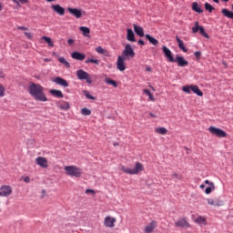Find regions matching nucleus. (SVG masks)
<instances>
[{"label": "nucleus", "mask_w": 233, "mask_h": 233, "mask_svg": "<svg viewBox=\"0 0 233 233\" xmlns=\"http://www.w3.org/2000/svg\"><path fill=\"white\" fill-rule=\"evenodd\" d=\"M18 29L19 30H25V31L28 30L25 26H18Z\"/></svg>", "instance_id": "54"}, {"label": "nucleus", "mask_w": 233, "mask_h": 233, "mask_svg": "<svg viewBox=\"0 0 233 233\" xmlns=\"http://www.w3.org/2000/svg\"><path fill=\"white\" fill-rule=\"evenodd\" d=\"M60 108L62 110H69L70 105H69V103L66 102V103L60 105Z\"/></svg>", "instance_id": "44"}, {"label": "nucleus", "mask_w": 233, "mask_h": 233, "mask_svg": "<svg viewBox=\"0 0 233 233\" xmlns=\"http://www.w3.org/2000/svg\"><path fill=\"white\" fill-rule=\"evenodd\" d=\"M162 52H163L164 56L167 57V59L168 60V62L172 63L175 61V58L173 56L171 50L169 48H167L166 46H162Z\"/></svg>", "instance_id": "14"}, {"label": "nucleus", "mask_w": 233, "mask_h": 233, "mask_svg": "<svg viewBox=\"0 0 233 233\" xmlns=\"http://www.w3.org/2000/svg\"><path fill=\"white\" fill-rule=\"evenodd\" d=\"M171 63H177L178 66L185 67L188 66V61L185 59L184 56H177L176 58H174V61Z\"/></svg>", "instance_id": "12"}, {"label": "nucleus", "mask_w": 233, "mask_h": 233, "mask_svg": "<svg viewBox=\"0 0 233 233\" xmlns=\"http://www.w3.org/2000/svg\"><path fill=\"white\" fill-rule=\"evenodd\" d=\"M221 14L227 18L233 19V12L229 11L228 9L223 8L221 10Z\"/></svg>", "instance_id": "25"}, {"label": "nucleus", "mask_w": 233, "mask_h": 233, "mask_svg": "<svg viewBox=\"0 0 233 233\" xmlns=\"http://www.w3.org/2000/svg\"><path fill=\"white\" fill-rule=\"evenodd\" d=\"M71 57H73V59L83 61L86 58V55L79 52H73V54H71Z\"/></svg>", "instance_id": "22"}, {"label": "nucleus", "mask_w": 233, "mask_h": 233, "mask_svg": "<svg viewBox=\"0 0 233 233\" xmlns=\"http://www.w3.org/2000/svg\"><path fill=\"white\" fill-rule=\"evenodd\" d=\"M127 40L129 42H136V35L132 29H127Z\"/></svg>", "instance_id": "19"}, {"label": "nucleus", "mask_w": 233, "mask_h": 233, "mask_svg": "<svg viewBox=\"0 0 233 233\" xmlns=\"http://www.w3.org/2000/svg\"><path fill=\"white\" fill-rule=\"evenodd\" d=\"M58 61H60V63L64 64V66H66V67H67V68L70 67V63L68 61H66L65 57L58 58Z\"/></svg>", "instance_id": "36"}, {"label": "nucleus", "mask_w": 233, "mask_h": 233, "mask_svg": "<svg viewBox=\"0 0 233 233\" xmlns=\"http://www.w3.org/2000/svg\"><path fill=\"white\" fill-rule=\"evenodd\" d=\"M76 76H78V79L80 80H86L87 85H92V78L90 77V75L83 69L76 70Z\"/></svg>", "instance_id": "5"}, {"label": "nucleus", "mask_w": 233, "mask_h": 233, "mask_svg": "<svg viewBox=\"0 0 233 233\" xmlns=\"http://www.w3.org/2000/svg\"><path fill=\"white\" fill-rule=\"evenodd\" d=\"M207 202H208V205L212 206V207H222V206H224V201L220 200L219 198H208Z\"/></svg>", "instance_id": "11"}, {"label": "nucleus", "mask_w": 233, "mask_h": 233, "mask_svg": "<svg viewBox=\"0 0 233 233\" xmlns=\"http://www.w3.org/2000/svg\"><path fill=\"white\" fill-rule=\"evenodd\" d=\"M42 40L46 41L47 43V45H49V46L53 47L54 46V43L52 41V39L48 36H42Z\"/></svg>", "instance_id": "35"}, {"label": "nucleus", "mask_w": 233, "mask_h": 233, "mask_svg": "<svg viewBox=\"0 0 233 233\" xmlns=\"http://www.w3.org/2000/svg\"><path fill=\"white\" fill-rule=\"evenodd\" d=\"M194 56L197 57V59H199V58L201 57V52L196 51V52L194 53Z\"/></svg>", "instance_id": "48"}, {"label": "nucleus", "mask_w": 233, "mask_h": 233, "mask_svg": "<svg viewBox=\"0 0 233 233\" xmlns=\"http://www.w3.org/2000/svg\"><path fill=\"white\" fill-rule=\"evenodd\" d=\"M120 170L127 175L134 176V175H138L139 173L143 172L144 166L142 163L137 162L135 164L134 168H129V167H126L125 166H121Z\"/></svg>", "instance_id": "2"}, {"label": "nucleus", "mask_w": 233, "mask_h": 233, "mask_svg": "<svg viewBox=\"0 0 233 233\" xmlns=\"http://www.w3.org/2000/svg\"><path fill=\"white\" fill-rule=\"evenodd\" d=\"M44 90L45 88L42 86L35 83H31L28 87L29 94L32 96V97L42 103L47 101V97L46 96Z\"/></svg>", "instance_id": "1"}, {"label": "nucleus", "mask_w": 233, "mask_h": 233, "mask_svg": "<svg viewBox=\"0 0 233 233\" xmlns=\"http://www.w3.org/2000/svg\"><path fill=\"white\" fill-rule=\"evenodd\" d=\"M5 76V74L4 73L3 69H0V78H4Z\"/></svg>", "instance_id": "51"}, {"label": "nucleus", "mask_w": 233, "mask_h": 233, "mask_svg": "<svg viewBox=\"0 0 233 233\" xmlns=\"http://www.w3.org/2000/svg\"><path fill=\"white\" fill-rule=\"evenodd\" d=\"M199 187H200V189H204L205 188V185L202 184V185L199 186Z\"/></svg>", "instance_id": "59"}, {"label": "nucleus", "mask_w": 233, "mask_h": 233, "mask_svg": "<svg viewBox=\"0 0 233 233\" xmlns=\"http://www.w3.org/2000/svg\"><path fill=\"white\" fill-rule=\"evenodd\" d=\"M75 40L70 38L69 40H67V44H69V46H72L74 44Z\"/></svg>", "instance_id": "53"}, {"label": "nucleus", "mask_w": 233, "mask_h": 233, "mask_svg": "<svg viewBox=\"0 0 233 233\" xmlns=\"http://www.w3.org/2000/svg\"><path fill=\"white\" fill-rule=\"evenodd\" d=\"M171 178H172L173 180H175V181H177V180H181V179H182V176L179 175V174H177V173H173V174L171 175Z\"/></svg>", "instance_id": "39"}, {"label": "nucleus", "mask_w": 233, "mask_h": 233, "mask_svg": "<svg viewBox=\"0 0 233 233\" xmlns=\"http://www.w3.org/2000/svg\"><path fill=\"white\" fill-rule=\"evenodd\" d=\"M150 117H157V116L154 115L153 113H149Z\"/></svg>", "instance_id": "57"}, {"label": "nucleus", "mask_w": 233, "mask_h": 233, "mask_svg": "<svg viewBox=\"0 0 233 233\" xmlns=\"http://www.w3.org/2000/svg\"><path fill=\"white\" fill-rule=\"evenodd\" d=\"M134 32L139 35L140 37L145 36L144 29L142 26H138L137 25H133Z\"/></svg>", "instance_id": "21"}, {"label": "nucleus", "mask_w": 233, "mask_h": 233, "mask_svg": "<svg viewBox=\"0 0 233 233\" xmlns=\"http://www.w3.org/2000/svg\"><path fill=\"white\" fill-rule=\"evenodd\" d=\"M147 71H151V67H147Z\"/></svg>", "instance_id": "62"}, {"label": "nucleus", "mask_w": 233, "mask_h": 233, "mask_svg": "<svg viewBox=\"0 0 233 233\" xmlns=\"http://www.w3.org/2000/svg\"><path fill=\"white\" fill-rule=\"evenodd\" d=\"M80 31H82V35H84V36H87L89 37L90 35V29L86 26H80L79 27Z\"/></svg>", "instance_id": "29"}, {"label": "nucleus", "mask_w": 233, "mask_h": 233, "mask_svg": "<svg viewBox=\"0 0 233 233\" xmlns=\"http://www.w3.org/2000/svg\"><path fill=\"white\" fill-rule=\"evenodd\" d=\"M192 10L198 14H202L204 12V10L200 8L198 3L197 2L192 4Z\"/></svg>", "instance_id": "27"}, {"label": "nucleus", "mask_w": 233, "mask_h": 233, "mask_svg": "<svg viewBox=\"0 0 233 233\" xmlns=\"http://www.w3.org/2000/svg\"><path fill=\"white\" fill-rule=\"evenodd\" d=\"M80 114H82V116H91L92 111L86 107H84L82 110H80Z\"/></svg>", "instance_id": "33"}, {"label": "nucleus", "mask_w": 233, "mask_h": 233, "mask_svg": "<svg viewBox=\"0 0 233 233\" xmlns=\"http://www.w3.org/2000/svg\"><path fill=\"white\" fill-rule=\"evenodd\" d=\"M157 228V221L153 220L144 228V233H153Z\"/></svg>", "instance_id": "15"}, {"label": "nucleus", "mask_w": 233, "mask_h": 233, "mask_svg": "<svg viewBox=\"0 0 233 233\" xmlns=\"http://www.w3.org/2000/svg\"><path fill=\"white\" fill-rule=\"evenodd\" d=\"M194 222L198 225V226H207L208 225V221L207 218L205 217L202 216H198Z\"/></svg>", "instance_id": "20"}, {"label": "nucleus", "mask_w": 233, "mask_h": 233, "mask_svg": "<svg viewBox=\"0 0 233 233\" xmlns=\"http://www.w3.org/2000/svg\"><path fill=\"white\" fill-rule=\"evenodd\" d=\"M198 31L200 35H204L207 38H209V35L206 33L205 28L203 26H199Z\"/></svg>", "instance_id": "42"}, {"label": "nucleus", "mask_w": 233, "mask_h": 233, "mask_svg": "<svg viewBox=\"0 0 233 233\" xmlns=\"http://www.w3.org/2000/svg\"><path fill=\"white\" fill-rule=\"evenodd\" d=\"M205 184L210 186V184H213V183L207 179L205 180Z\"/></svg>", "instance_id": "56"}, {"label": "nucleus", "mask_w": 233, "mask_h": 233, "mask_svg": "<svg viewBox=\"0 0 233 233\" xmlns=\"http://www.w3.org/2000/svg\"><path fill=\"white\" fill-rule=\"evenodd\" d=\"M145 37L151 43L153 46H157L159 44L158 40L152 37L150 35H145Z\"/></svg>", "instance_id": "28"}, {"label": "nucleus", "mask_w": 233, "mask_h": 233, "mask_svg": "<svg viewBox=\"0 0 233 233\" xmlns=\"http://www.w3.org/2000/svg\"><path fill=\"white\" fill-rule=\"evenodd\" d=\"M13 188L11 186L4 185L0 187V198H8L12 195Z\"/></svg>", "instance_id": "7"}, {"label": "nucleus", "mask_w": 233, "mask_h": 233, "mask_svg": "<svg viewBox=\"0 0 233 233\" xmlns=\"http://www.w3.org/2000/svg\"><path fill=\"white\" fill-rule=\"evenodd\" d=\"M176 40L178 44L179 49H181L183 52L187 53V48H186L184 42L178 36H176Z\"/></svg>", "instance_id": "24"}, {"label": "nucleus", "mask_w": 233, "mask_h": 233, "mask_svg": "<svg viewBox=\"0 0 233 233\" xmlns=\"http://www.w3.org/2000/svg\"><path fill=\"white\" fill-rule=\"evenodd\" d=\"M99 62L100 61L98 59H93V58H89V59L86 60V64L93 63V64L99 65Z\"/></svg>", "instance_id": "45"}, {"label": "nucleus", "mask_w": 233, "mask_h": 233, "mask_svg": "<svg viewBox=\"0 0 233 233\" xmlns=\"http://www.w3.org/2000/svg\"><path fill=\"white\" fill-rule=\"evenodd\" d=\"M67 11L76 18H81L83 15L82 11L77 8L67 7Z\"/></svg>", "instance_id": "17"}, {"label": "nucleus", "mask_w": 233, "mask_h": 233, "mask_svg": "<svg viewBox=\"0 0 233 233\" xmlns=\"http://www.w3.org/2000/svg\"><path fill=\"white\" fill-rule=\"evenodd\" d=\"M183 92L186 94H191L192 86H185L182 87Z\"/></svg>", "instance_id": "38"}, {"label": "nucleus", "mask_w": 233, "mask_h": 233, "mask_svg": "<svg viewBox=\"0 0 233 233\" xmlns=\"http://www.w3.org/2000/svg\"><path fill=\"white\" fill-rule=\"evenodd\" d=\"M137 44H138V45H141V46H145V45H146L145 41L142 40V39H139V40L137 41Z\"/></svg>", "instance_id": "52"}, {"label": "nucleus", "mask_w": 233, "mask_h": 233, "mask_svg": "<svg viewBox=\"0 0 233 233\" xmlns=\"http://www.w3.org/2000/svg\"><path fill=\"white\" fill-rule=\"evenodd\" d=\"M51 8H53V11L56 12V14L60 15H65L66 9L62 7L60 5H51Z\"/></svg>", "instance_id": "18"}, {"label": "nucleus", "mask_w": 233, "mask_h": 233, "mask_svg": "<svg viewBox=\"0 0 233 233\" xmlns=\"http://www.w3.org/2000/svg\"><path fill=\"white\" fill-rule=\"evenodd\" d=\"M46 1H47V2H53V1H55V0H46Z\"/></svg>", "instance_id": "64"}, {"label": "nucleus", "mask_w": 233, "mask_h": 233, "mask_svg": "<svg viewBox=\"0 0 233 233\" xmlns=\"http://www.w3.org/2000/svg\"><path fill=\"white\" fill-rule=\"evenodd\" d=\"M208 132L212 134V136H216L217 137H228V134L226 131L215 127H208Z\"/></svg>", "instance_id": "6"}, {"label": "nucleus", "mask_w": 233, "mask_h": 233, "mask_svg": "<svg viewBox=\"0 0 233 233\" xmlns=\"http://www.w3.org/2000/svg\"><path fill=\"white\" fill-rule=\"evenodd\" d=\"M84 96H86V97H87V99H91L93 101H96V99L95 96H91L89 94V92L86 90H84Z\"/></svg>", "instance_id": "40"}, {"label": "nucleus", "mask_w": 233, "mask_h": 233, "mask_svg": "<svg viewBox=\"0 0 233 233\" xmlns=\"http://www.w3.org/2000/svg\"><path fill=\"white\" fill-rule=\"evenodd\" d=\"M155 132L161 136H165V134H167V129L166 127H157L155 129Z\"/></svg>", "instance_id": "31"}, {"label": "nucleus", "mask_w": 233, "mask_h": 233, "mask_svg": "<svg viewBox=\"0 0 233 233\" xmlns=\"http://www.w3.org/2000/svg\"><path fill=\"white\" fill-rule=\"evenodd\" d=\"M143 93L148 96L149 101H156L155 96L148 89H143Z\"/></svg>", "instance_id": "32"}, {"label": "nucleus", "mask_w": 233, "mask_h": 233, "mask_svg": "<svg viewBox=\"0 0 233 233\" xmlns=\"http://www.w3.org/2000/svg\"><path fill=\"white\" fill-rule=\"evenodd\" d=\"M35 163L36 166L44 168V169H47L48 168V160L46 159V157H38L35 159Z\"/></svg>", "instance_id": "9"}, {"label": "nucleus", "mask_w": 233, "mask_h": 233, "mask_svg": "<svg viewBox=\"0 0 233 233\" xmlns=\"http://www.w3.org/2000/svg\"><path fill=\"white\" fill-rule=\"evenodd\" d=\"M95 50H96V52L98 54H102L104 56H106L107 54V51L105 50L102 46H98V47L95 48Z\"/></svg>", "instance_id": "37"}, {"label": "nucleus", "mask_w": 233, "mask_h": 233, "mask_svg": "<svg viewBox=\"0 0 233 233\" xmlns=\"http://www.w3.org/2000/svg\"><path fill=\"white\" fill-rule=\"evenodd\" d=\"M116 222V218L110 216H107L106 218H104V226H106V228H114Z\"/></svg>", "instance_id": "10"}, {"label": "nucleus", "mask_w": 233, "mask_h": 233, "mask_svg": "<svg viewBox=\"0 0 233 233\" xmlns=\"http://www.w3.org/2000/svg\"><path fill=\"white\" fill-rule=\"evenodd\" d=\"M13 2L16 3L19 5L18 0H12Z\"/></svg>", "instance_id": "60"}, {"label": "nucleus", "mask_w": 233, "mask_h": 233, "mask_svg": "<svg viewBox=\"0 0 233 233\" xmlns=\"http://www.w3.org/2000/svg\"><path fill=\"white\" fill-rule=\"evenodd\" d=\"M42 195L46 196V191L45 189H42Z\"/></svg>", "instance_id": "58"}, {"label": "nucleus", "mask_w": 233, "mask_h": 233, "mask_svg": "<svg viewBox=\"0 0 233 233\" xmlns=\"http://www.w3.org/2000/svg\"><path fill=\"white\" fill-rule=\"evenodd\" d=\"M215 189H216L215 184L209 183V187L205 189V194L210 195L212 191H214Z\"/></svg>", "instance_id": "30"}, {"label": "nucleus", "mask_w": 233, "mask_h": 233, "mask_svg": "<svg viewBox=\"0 0 233 233\" xmlns=\"http://www.w3.org/2000/svg\"><path fill=\"white\" fill-rule=\"evenodd\" d=\"M120 56H123V58H126V59H130V58H133V57L136 56V53H135V51H134V49L132 48V46H131L130 44H127V45L125 46V48H124V50L122 51Z\"/></svg>", "instance_id": "4"}, {"label": "nucleus", "mask_w": 233, "mask_h": 233, "mask_svg": "<svg viewBox=\"0 0 233 233\" xmlns=\"http://www.w3.org/2000/svg\"><path fill=\"white\" fill-rule=\"evenodd\" d=\"M49 94H51V96H55V97H64L62 91L57 89H52L49 91Z\"/></svg>", "instance_id": "26"}, {"label": "nucleus", "mask_w": 233, "mask_h": 233, "mask_svg": "<svg viewBox=\"0 0 233 233\" xmlns=\"http://www.w3.org/2000/svg\"><path fill=\"white\" fill-rule=\"evenodd\" d=\"M89 194L96 195V191L90 188L86 189V195H89Z\"/></svg>", "instance_id": "47"}, {"label": "nucleus", "mask_w": 233, "mask_h": 233, "mask_svg": "<svg viewBox=\"0 0 233 233\" xmlns=\"http://www.w3.org/2000/svg\"><path fill=\"white\" fill-rule=\"evenodd\" d=\"M25 35L27 36L28 39H32L33 38V34L30 32H25Z\"/></svg>", "instance_id": "49"}, {"label": "nucleus", "mask_w": 233, "mask_h": 233, "mask_svg": "<svg viewBox=\"0 0 233 233\" xmlns=\"http://www.w3.org/2000/svg\"><path fill=\"white\" fill-rule=\"evenodd\" d=\"M106 83H107V85H111L112 86H114V88H116L117 84L115 80H112L111 78L106 77Z\"/></svg>", "instance_id": "34"}, {"label": "nucleus", "mask_w": 233, "mask_h": 233, "mask_svg": "<svg viewBox=\"0 0 233 233\" xmlns=\"http://www.w3.org/2000/svg\"><path fill=\"white\" fill-rule=\"evenodd\" d=\"M175 227L176 228H190L191 225L187 220L186 218H181L177 221L175 222Z\"/></svg>", "instance_id": "8"}, {"label": "nucleus", "mask_w": 233, "mask_h": 233, "mask_svg": "<svg viewBox=\"0 0 233 233\" xmlns=\"http://www.w3.org/2000/svg\"><path fill=\"white\" fill-rule=\"evenodd\" d=\"M205 9L207 11H208V13H211L215 7H213L211 5H209L208 3H205Z\"/></svg>", "instance_id": "43"}, {"label": "nucleus", "mask_w": 233, "mask_h": 233, "mask_svg": "<svg viewBox=\"0 0 233 233\" xmlns=\"http://www.w3.org/2000/svg\"><path fill=\"white\" fill-rule=\"evenodd\" d=\"M213 2L218 4V3H219V0H213Z\"/></svg>", "instance_id": "61"}, {"label": "nucleus", "mask_w": 233, "mask_h": 233, "mask_svg": "<svg viewBox=\"0 0 233 233\" xmlns=\"http://www.w3.org/2000/svg\"><path fill=\"white\" fill-rule=\"evenodd\" d=\"M18 2L22 3V4H27L28 0H17Z\"/></svg>", "instance_id": "55"}, {"label": "nucleus", "mask_w": 233, "mask_h": 233, "mask_svg": "<svg viewBox=\"0 0 233 233\" xmlns=\"http://www.w3.org/2000/svg\"><path fill=\"white\" fill-rule=\"evenodd\" d=\"M3 10V6H2V5L0 4V11H2Z\"/></svg>", "instance_id": "63"}, {"label": "nucleus", "mask_w": 233, "mask_h": 233, "mask_svg": "<svg viewBox=\"0 0 233 233\" xmlns=\"http://www.w3.org/2000/svg\"><path fill=\"white\" fill-rule=\"evenodd\" d=\"M64 170H66V175L71 177L80 178L83 175L82 169L76 166H66Z\"/></svg>", "instance_id": "3"}, {"label": "nucleus", "mask_w": 233, "mask_h": 233, "mask_svg": "<svg viewBox=\"0 0 233 233\" xmlns=\"http://www.w3.org/2000/svg\"><path fill=\"white\" fill-rule=\"evenodd\" d=\"M53 83H56L60 86H64V88H66L68 86L67 81L60 76L55 77V79H53Z\"/></svg>", "instance_id": "16"}, {"label": "nucleus", "mask_w": 233, "mask_h": 233, "mask_svg": "<svg viewBox=\"0 0 233 233\" xmlns=\"http://www.w3.org/2000/svg\"><path fill=\"white\" fill-rule=\"evenodd\" d=\"M125 60H127L124 56H118L116 60V68L119 71H125L126 70V63Z\"/></svg>", "instance_id": "13"}, {"label": "nucleus", "mask_w": 233, "mask_h": 233, "mask_svg": "<svg viewBox=\"0 0 233 233\" xmlns=\"http://www.w3.org/2000/svg\"><path fill=\"white\" fill-rule=\"evenodd\" d=\"M5 90V88L4 87V86L0 84V97H4Z\"/></svg>", "instance_id": "46"}, {"label": "nucleus", "mask_w": 233, "mask_h": 233, "mask_svg": "<svg viewBox=\"0 0 233 233\" xmlns=\"http://www.w3.org/2000/svg\"><path fill=\"white\" fill-rule=\"evenodd\" d=\"M24 181H25V183L29 184L31 181V178L29 177H25Z\"/></svg>", "instance_id": "50"}, {"label": "nucleus", "mask_w": 233, "mask_h": 233, "mask_svg": "<svg viewBox=\"0 0 233 233\" xmlns=\"http://www.w3.org/2000/svg\"><path fill=\"white\" fill-rule=\"evenodd\" d=\"M199 28H200L199 23L198 22H195V26L192 27V33L193 34L198 33L199 31Z\"/></svg>", "instance_id": "41"}, {"label": "nucleus", "mask_w": 233, "mask_h": 233, "mask_svg": "<svg viewBox=\"0 0 233 233\" xmlns=\"http://www.w3.org/2000/svg\"><path fill=\"white\" fill-rule=\"evenodd\" d=\"M191 91L193 94H196V96H198V97L203 96V92L199 89L198 86H191Z\"/></svg>", "instance_id": "23"}]
</instances>
